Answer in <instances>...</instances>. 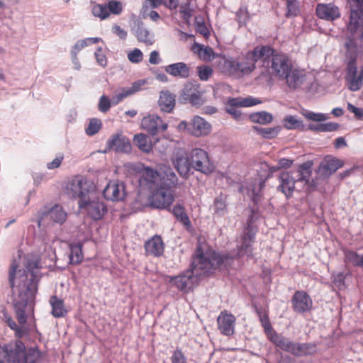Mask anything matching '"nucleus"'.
<instances>
[{
	"label": "nucleus",
	"instance_id": "nucleus-1",
	"mask_svg": "<svg viewBox=\"0 0 363 363\" xmlns=\"http://www.w3.org/2000/svg\"><path fill=\"white\" fill-rule=\"evenodd\" d=\"M16 260L11 264L9 281L13 289V305L20 325L27 321V315L33 306V301L41 279L40 263L38 257L28 255L25 259L24 267L17 270Z\"/></svg>",
	"mask_w": 363,
	"mask_h": 363
},
{
	"label": "nucleus",
	"instance_id": "nucleus-2",
	"mask_svg": "<svg viewBox=\"0 0 363 363\" xmlns=\"http://www.w3.org/2000/svg\"><path fill=\"white\" fill-rule=\"evenodd\" d=\"M231 262L232 258L229 256L220 255L215 251L204 252L201 247H198L190 269L177 276H169L168 281L171 286L186 293L199 282L201 276L211 274L217 267H225Z\"/></svg>",
	"mask_w": 363,
	"mask_h": 363
},
{
	"label": "nucleus",
	"instance_id": "nucleus-3",
	"mask_svg": "<svg viewBox=\"0 0 363 363\" xmlns=\"http://www.w3.org/2000/svg\"><path fill=\"white\" fill-rule=\"evenodd\" d=\"M66 193L78 199L79 208L94 220H99L107 213V208L99 197V193L91 181L83 176H77L66 185Z\"/></svg>",
	"mask_w": 363,
	"mask_h": 363
},
{
	"label": "nucleus",
	"instance_id": "nucleus-4",
	"mask_svg": "<svg viewBox=\"0 0 363 363\" xmlns=\"http://www.w3.org/2000/svg\"><path fill=\"white\" fill-rule=\"evenodd\" d=\"M312 165V162L307 161L300 164L296 169L281 172L279 177L278 190L281 191L286 198H289L296 189L298 191L303 189H313L315 186L312 183H309Z\"/></svg>",
	"mask_w": 363,
	"mask_h": 363
},
{
	"label": "nucleus",
	"instance_id": "nucleus-5",
	"mask_svg": "<svg viewBox=\"0 0 363 363\" xmlns=\"http://www.w3.org/2000/svg\"><path fill=\"white\" fill-rule=\"evenodd\" d=\"M40 357L37 348L26 350L21 340L0 345V363H36Z\"/></svg>",
	"mask_w": 363,
	"mask_h": 363
},
{
	"label": "nucleus",
	"instance_id": "nucleus-6",
	"mask_svg": "<svg viewBox=\"0 0 363 363\" xmlns=\"http://www.w3.org/2000/svg\"><path fill=\"white\" fill-rule=\"evenodd\" d=\"M362 11L354 10L351 13L350 21L347 25V30L350 35L347 38V40L345 43L346 48V57L347 62L356 63L358 47L355 42L356 40H363V24L362 21Z\"/></svg>",
	"mask_w": 363,
	"mask_h": 363
},
{
	"label": "nucleus",
	"instance_id": "nucleus-7",
	"mask_svg": "<svg viewBox=\"0 0 363 363\" xmlns=\"http://www.w3.org/2000/svg\"><path fill=\"white\" fill-rule=\"evenodd\" d=\"M67 214L58 204L52 206H44L37 213V223L39 228L51 223L62 225L67 220Z\"/></svg>",
	"mask_w": 363,
	"mask_h": 363
},
{
	"label": "nucleus",
	"instance_id": "nucleus-8",
	"mask_svg": "<svg viewBox=\"0 0 363 363\" xmlns=\"http://www.w3.org/2000/svg\"><path fill=\"white\" fill-rule=\"evenodd\" d=\"M192 169L204 174H210L215 171L213 162L208 153L201 148H194L190 152Z\"/></svg>",
	"mask_w": 363,
	"mask_h": 363
},
{
	"label": "nucleus",
	"instance_id": "nucleus-9",
	"mask_svg": "<svg viewBox=\"0 0 363 363\" xmlns=\"http://www.w3.org/2000/svg\"><path fill=\"white\" fill-rule=\"evenodd\" d=\"M269 65L266 69L267 72L279 79L282 77H285L288 71H291L293 67L288 55L278 51L275 52Z\"/></svg>",
	"mask_w": 363,
	"mask_h": 363
},
{
	"label": "nucleus",
	"instance_id": "nucleus-10",
	"mask_svg": "<svg viewBox=\"0 0 363 363\" xmlns=\"http://www.w3.org/2000/svg\"><path fill=\"white\" fill-rule=\"evenodd\" d=\"M255 231L245 232L242 238V244L240 247H238L237 252H231L219 253L220 255H227L232 258V262L225 267H217V269H228L229 267H231L233 263L234 262L235 259H238L239 257H243L244 255H247V257L252 256V244L255 242ZM218 254V252H217Z\"/></svg>",
	"mask_w": 363,
	"mask_h": 363
},
{
	"label": "nucleus",
	"instance_id": "nucleus-11",
	"mask_svg": "<svg viewBox=\"0 0 363 363\" xmlns=\"http://www.w3.org/2000/svg\"><path fill=\"white\" fill-rule=\"evenodd\" d=\"M150 191L151 194L149 196L148 200L150 206L152 207L161 209L167 208L174 200L171 190L167 188L159 186Z\"/></svg>",
	"mask_w": 363,
	"mask_h": 363
},
{
	"label": "nucleus",
	"instance_id": "nucleus-12",
	"mask_svg": "<svg viewBox=\"0 0 363 363\" xmlns=\"http://www.w3.org/2000/svg\"><path fill=\"white\" fill-rule=\"evenodd\" d=\"M172 161L173 165L180 177L187 179L192 169L190 154L188 155L186 151L179 149L174 152Z\"/></svg>",
	"mask_w": 363,
	"mask_h": 363
},
{
	"label": "nucleus",
	"instance_id": "nucleus-13",
	"mask_svg": "<svg viewBox=\"0 0 363 363\" xmlns=\"http://www.w3.org/2000/svg\"><path fill=\"white\" fill-rule=\"evenodd\" d=\"M276 51L269 45H259L248 51V56L252 58L255 65L259 63L261 67L267 69Z\"/></svg>",
	"mask_w": 363,
	"mask_h": 363
},
{
	"label": "nucleus",
	"instance_id": "nucleus-14",
	"mask_svg": "<svg viewBox=\"0 0 363 363\" xmlns=\"http://www.w3.org/2000/svg\"><path fill=\"white\" fill-rule=\"evenodd\" d=\"M185 103L192 106H201L204 103L202 92L199 90V85L193 82H186L182 89L181 99Z\"/></svg>",
	"mask_w": 363,
	"mask_h": 363
},
{
	"label": "nucleus",
	"instance_id": "nucleus-15",
	"mask_svg": "<svg viewBox=\"0 0 363 363\" xmlns=\"http://www.w3.org/2000/svg\"><path fill=\"white\" fill-rule=\"evenodd\" d=\"M345 79L351 91L359 90L363 84V67L358 72L356 63L347 62Z\"/></svg>",
	"mask_w": 363,
	"mask_h": 363
},
{
	"label": "nucleus",
	"instance_id": "nucleus-16",
	"mask_svg": "<svg viewBox=\"0 0 363 363\" xmlns=\"http://www.w3.org/2000/svg\"><path fill=\"white\" fill-rule=\"evenodd\" d=\"M293 310L298 313H304L311 310L313 301L304 291H296L291 298Z\"/></svg>",
	"mask_w": 363,
	"mask_h": 363
},
{
	"label": "nucleus",
	"instance_id": "nucleus-17",
	"mask_svg": "<svg viewBox=\"0 0 363 363\" xmlns=\"http://www.w3.org/2000/svg\"><path fill=\"white\" fill-rule=\"evenodd\" d=\"M141 126L149 134L155 135L165 130L168 125L163 122L162 118L157 115H149L141 121Z\"/></svg>",
	"mask_w": 363,
	"mask_h": 363
},
{
	"label": "nucleus",
	"instance_id": "nucleus-18",
	"mask_svg": "<svg viewBox=\"0 0 363 363\" xmlns=\"http://www.w3.org/2000/svg\"><path fill=\"white\" fill-rule=\"evenodd\" d=\"M106 200L111 201H123L125 196V185L118 181H111L103 191Z\"/></svg>",
	"mask_w": 363,
	"mask_h": 363
},
{
	"label": "nucleus",
	"instance_id": "nucleus-19",
	"mask_svg": "<svg viewBox=\"0 0 363 363\" xmlns=\"http://www.w3.org/2000/svg\"><path fill=\"white\" fill-rule=\"evenodd\" d=\"M160 172L150 167H145L139 179L141 188H146L150 191L154 190L160 186Z\"/></svg>",
	"mask_w": 363,
	"mask_h": 363
},
{
	"label": "nucleus",
	"instance_id": "nucleus-20",
	"mask_svg": "<svg viewBox=\"0 0 363 363\" xmlns=\"http://www.w3.org/2000/svg\"><path fill=\"white\" fill-rule=\"evenodd\" d=\"M315 14L320 19L328 21H333L340 17L339 8L333 3L318 4Z\"/></svg>",
	"mask_w": 363,
	"mask_h": 363
},
{
	"label": "nucleus",
	"instance_id": "nucleus-21",
	"mask_svg": "<svg viewBox=\"0 0 363 363\" xmlns=\"http://www.w3.org/2000/svg\"><path fill=\"white\" fill-rule=\"evenodd\" d=\"M106 149L108 150H113L117 152L128 153L131 150V144L127 137L121 134H117L107 140Z\"/></svg>",
	"mask_w": 363,
	"mask_h": 363
},
{
	"label": "nucleus",
	"instance_id": "nucleus-22",
	"mask_svg": "<svg viewBox=\"0 0 363 363\" xmlns=\"http://www.w3.org/2000/svg\"><path fill=\"white\" fill-rule=\"evenodd\" d=\"M189 134L196 137H203L211 131V125L204 118L195 116L190 122Z\"/></svg>",
	"mask_w": 363,
	"mask_h": 363
},
{
	"label": "nucleus",
	"instance_id": "nucleus-23",
	"mask_svg": "<svg viewBox=\"0 0 363 363\" xmlns=\"http://www.w3.org/2000/svg\"><path fill=\"white\" fill-rule=\"evenodd\" d=\"M235 317L226 311H222L217 318L218 328L220 332L226 336L234 333Z\"/></svg>",
	"mask_w": 363,
	"mask_h": 363
},
{
	"label": "nucleus",
	"instance_id": "nucleus-24",
	"mask_svg": "<svg viewBox=\"0 0 363 363\" xmlns=\"http://www.w3.org/2000/svg\"><path fill=\"white\" fill-rule=\"evenodd\" d=\"M144 247L147 255L158 257L164 253V244L160 235H155L145 242Z\"/></svg>",
	"mask_w": 363,
	"mask_h": 363
},
{
	"label": "nucleus",
	"instance_id": "nucleus-25",
	"mask_svg": "<svg viewBox=\"0 0 363 363\" xmlns=\"http://www.w3.org/2000/svg\"><path fill=\"white\" fill-rule=\"evenodd\" d=\"M343 164L342 160L332 156H326L320 164L319 170L323 176L329 177Z\"/></svg>",
	"mask_w": 363,
	"mask_h": 363
},
{
	"label": "nucleus",
	"instance_id": "nucleus-26",
	"mask_svg": "<svg viewBox=\"0 0 363 363\" xmlns=\"http://www.w3.org/2000/svg\"><path fill=\"white\" fill-rule=\"evenodd\" d=\"M160 186L167 189L178 185V177L174 170L169 167H164L160 172Z\"/></svg>",
	"mask_w": 363,
	"mask_h": 363
},
{
	"label": "nucleus",
	"instance_id": "nucleus-27",
	"mask_svg": "<svg viewBox=\"0 0 363 363\" xmlns=\"http://www.w3.org/2000/svg\"><path fill=\"white\" fill-rule=\"evenodd\" d=\"M146 84L145 80L140 79L134 82L130 86L123 87L121 91L116 94L112 99L113 104H118L125 98L130 96L142 89V86Z\"/></svg>",
	"mask_w": 363,
	"mask_h": 363
},
{
	"label": "nucleus",
	"instance_id": "nucleus-28",
	"mask_svg": "<svg viewBox=\"0 0 363 363\" xmlns=\"http://www.w3.org/2000/svg\"><path fill=\"white\" fill-rule=\"evenodd\" d=\"M306 74L303 71L291 67V71H288L285 77L281 79L286 80L287 86L291 89L298 88L304 82Z\"/></svg>",
	"mask_w": 363,
	"mask_h": 363
},
{
	"label": "nucleus",
	"instance_id": "nucleus-29",
	"mask_svg": "<svg viewBox=\"0 0 363 363\" xmlns=\"http://www.w3.org/2000/svg\"><path fill=\"white\" fill-rule=\"evenodd\" d=\"M269 339L274 345L281 350L291 353L294 355L296 342L291 340L277 332L272 333Z\"/></svg>",
	"mask_w": 363,
	"mask_h": 363
},
{
	"label": "nucleus",
	"instance_id": "nucleus-30",
	"mask_svg": "<svg viewBox=\"0 0 363 363\" xmlns=\"http://www.w3.org/2000/svg\"><path fill=\"white\" fill-rule=\"evenodd\" d=\"M131 30L138 41L143 42L147 45L153 44L154 36L150 33L142 21H135L134 22V26L132 27Z\"/></svg>",
	"mask_w": 363,
	"mask_h": 363
},
{
	"label": "nucleus",
	"instance_id": "nucleus-31",
	"mask_svg": "<svg viewBox=\"0 0 363 363\" xmlns=\"http://www.w3.org/2000/svg\"><path fill=\"white\" fill-rule=\"evenodd\" d=\"M175 94L168 90H162L160 93L158 106L163 112L171 113L175 106Z\"/></svg>",
	"mask_w": 363,
	"mask_h": 363
},
{
	"label": "nucleus",
	"instance_id": "nucleus-32",
	"mask_svg": "<svg viewBox=\"0 0 363 363\" xmlns=\"http://www.w3.org/2000/svg\"><path fill=\"white\" fill-rule=\"evenodd\" d=\"M167 73L175 77L187 78L190 75V68L184 62H176L164 67Z\"/></svg>",
	"mask_w": 363,
	"mask_h": 363
},
{
	"label": "nucleus",
	"instance_id": "nucleus-33",
	"mask_svg": "<svg viewBox=\"0 0 363 363\" xmlns=\"http://www.w3.org/2000/svg\"><path fill=\"white\" fill-rule=\"evenodd\" d=\"M255 311L257 313L259 320L261 323L262 326L264 328V332L267 334L268 338L272 334V333H275L273 330V328L271 325L269 315L266 311L262 307L255 306Z\"/></svg>",
	"mask_w": 363,
	"mask_h": 363
},
{
	"label": "nucleus",
	"instance_id": "nucleus-34",
	"mask_svg": "<svg viewBox=\"0 0 363 363\" xmlns=\"http://www.w3.org/2000/svg\"><path fill=\"white\" fill-rule=\"evenodd\" d=\"M316 351L317 346L315 343L296 342L294 355L296 357L309 356L315 354Z\"/></svg>",
	"mask_w": 363,
	"mask_h": 363
},
{
	"label": "nucleus",
	"instance_id": "nucleus-35",
	"mask_svg": "<svg viewBox=\"0 0 363 363\" xmlns=\"http://www.w3.org/2000/svg\"><path fill=\"white\" fill-rule=\"evenodd\" d=\"M340 124L335 122H328L325 123L318 124H309L307 127V130H311L315 133L320 132H333L339 129Z\"/></svg>",
	"mask_w": 363,
	"mask_h": 363
},
{
	"label": "nucleus",
	"instance_id": "nucleus-36",
	"mask_svg": "<svg viewBox=\"0 0 363 363\" xmlns=\"http://www.w3.org/2000/svg\"><path fill=\"white\" fill-rule=\"evenodd\" d=\"M70 254L69 255V262L72 264H78L83 260L82 244L77 242L69 245Z\"/></svg>",
	"mask_w": 363,
	"mask_h": 363
},
{
	"label": "nucleus",
	"instance_id": "nucleus-37",
	"mask_svg": "<svg viewBox=\"0 0 363 363\" xmlns=\"http://www.w3.org/2000/svg\"><path fill=\"white\" fill-rule=\"evenodd\" d=\"M344 255L345 262L347 264L357 267H363V253L359 254L355 251L347 250L344 252Z\"/></svg>",
	"mask_w": 363,
	"mask_h": 363
},
{
	"label": "nucleus",
	"instance_id": "nucleus-38",
	"mask_svg": "<svg viewBox=\"0 0 363 363\" xmlns=\"http://www.w3.org/2000/svg\"><path fill=\"white\" fill-rule=\"evenodd\" d=\"M238 69L239 70V74H249L256 67L252 58L249 57L248 52L241 61H238Z\"/></svg>",
	"mask_w": 363,
	"mask_h": 363
},
{
	"label": "nucleus",
	"instance_id": "nucleus-39",
	"mask_svg": "<svg viewBox=\"0 0 363 363\" xmlns=\"http://www.w3.org/2000/svg\"><path fill=\"white\" fill-rule=\"evenodd\" d=\"M50 303L52 306V315L54 317H63L67 313V311L64 308L63 301L57 298V296H52Z\"/></svg>",
	"mask_w": 363,
	"mask_h": 363
},
{
	"label": "nucleus",
	"instance_id": "nucleus-40",
	"mask_svg": "<svg viewBox=\"0 0 363 363\" xmlns=\"http://www.w3.org/2000/svg\"><path fill=\"white\" fill-rule=\"evenodd\" d=\"M133 143L143 152L149 153L152 149V144L148 142L147 137L145 134L135 135Z\"/></svg>",
	"mask_w": 363,
	"mask_h": 363
},
{
	"label": "nucleus",
	"instance_id": "nucleus-41",
	"mask_svg": "<svg viewBox=\"0 0 363 363\" xmlns=\"http://www.w3.org/2000/svg\"><path fill=\"white\" fill-rule=\"evenodd\" d=\"M249 118L252 123L266 125L272 121L273 116L267 111H259L250 114Z\"/></svg>",
	"mask_w": 363,
	"mask_h": 363
},
{
	"label": "nucleus",
	"instance_id": "nucleus-42",
	"mask_svg": "<svg viewBox=\"0 0 363 363\" xmlns=\"http://www.w3.org/2000/svg\"><path fill=\"white\" fill-rule=\"evenodd\" d=\"M212 210L218 216H223L227 213V204L225 196L220 195L214 199Z\"/></svg>",
	"mask_w": 363,
	"mask_h": 363
},
{
	"label": "nucleus",
	"instance_id": "nucleus-43",
	"mask_svg": "<svg viewBox=\"0 0 363 363\" xmlns=\"http://www.w3.org/2000/svg\"><path fill=\"white\" fill-rule=\"evenodd\" d=\"M284 126L289 130L298 129L306 130V126L303 121L298 120L296 116H286L284 119ZM307 130V128H306Z\"/></svg>",
	"mask_w": 363,
	"mask_h": 363
},
{
	"label": "nucleus",
	"instance_id": "nucleus-44",
	"mask_svg": "<svg viewBox=\"0 0 363 363\" xmlns=\"http://www.w3.org/2000/svg\"><path fill=\"white\" fill-rule=\"evenodd\" d=\"M172 213L179 222L183 223L184 225L186 227L191 226V221L189 216L186 213L183 206L177 204L174 206L172 209Z\"/></svg>",
	"mask_w": 363,
	"mask_h": 363
},
{
	"label": "nucleus",
	"instance_id": "nucleus-45",
	"mask_svg": "<svg viewBox=\"0 0 363 363\" xmlns=\"http://www.w3.org/2000/svg\"><path fill=\"white\" fill-rule=\"evenodd\" d=\"M253 129L262 137L266 139H272L277 136L281 128L279 126L273 128H261L254 126Z\"/></svg>",
	"mask_w": 363,
	"mask_h": 363
},
{
	"label": "nucleus",
	"instance_id": "nucleus-46",
	"mask_svg": "<svg viewBox=\"0 0 363 363\" xmlns=\"http://www.w3.org/2000/svg\"><path fill=\"white\" fill-rule=\"evenodd\" d=\"M301 113L307 120L314 122H323L330 118L328 113H315L308 110H304Z\"/></svg>",
	"mask_w": 363,
	"mask_h": 363
},
{
	"label": "nucleus",
	"instance_id": "nucleus-47",
	"mask_svg": "<svg viewBox=\"0 0 363 363\" xmlns=\"http://www.w3.org/2000/svg\"><path fill=\"white\" fill-rule=\"evenodd\" d=\"M287 18L298 16L300 13L299 2L297 0H286Z\"/></svg>",
	"mask_w": 363,
	"mask_h": 363
},
{
	"label": "nucleus",
	"instance_id": "nucleus-48",
	"mask_svg": "<svg viewBox=\"0 0 363 363\" xmlns=\"http://www.w3.org/2000/svg\"><path fill=\"white\" fill-rule=\"evenodd\" d=\"M238 66L237 60L233 58L225 59L223 63V70L231 75H240Z\"/></svg>",
	"mask_w": 363,
	"mask_h": 363
},
{
	"label": "nucleus",
	"instance_id": "nucleus-49",
	"mask_svg": "<svg viewBox=\"0 0 363 363\" xmlns=\"http://www.w3.org/2000/svg\"><path fill=\"white\" fill-rule=\"evenodd\" d=\"M237 21L240 26H245L250 21V16L246 6H242L236 12Z\"/></svg>",
	"mask_w": 363,
	"mask_h": 363
},
{
	"label": "nucleus",
	"instance_id": "nucleus-50",
	"mask_svg": "<svg viewBox=\"0 0 363 363\" xmlns=\"http://www.w3.org/2000/svg\"><path fill=\"white\" fill-rule=\"evenodd\" d=\"M92 13L94 16L101 19H105L109 16V11L107 6L104 4H96L92 7Z\"/></svg>",
	"mask_w": 363,
	"mask_h": 363
},
{
	"label": "nucleus",
	"instance_id": "nucleus-51",
	"mask_svg": "<svg viewBox=\"0 0 363 363\" xmlns=\"http://www.w3.org/2000/svg\"><path fill=\"white\" fill-rule=\"evenodd\" d=\"M190 1H188L180 6V13L182 14V19L187 25L190 24V20L192 16V9L190 8Z\"/></svg>",
	"mask_w": 363,
	"mask_h": 363
},
{
	"label": "nucleus",
	"instance_id": "nucleus-52",
	"mask_svg": "<svg viewBox=\"0 0 363 363\" xmlns=\"http://www.w3.org/2000/svg\"><path fill=\"white\" fill-rule=\"evenodd\" d=\"M101 127V122L99 119L94 118L89 121L88 127L86 128V133L88 135H94L97 133Z\"/></svg>",
	"mask_w": 363,
	"mask_h": 363
},
{
	"label": "nucleus",
	"instance_id": "nucleus-53",
	"mask_svg": "<svg viewBox=\"0 0 363 363\" xmlns=\"http://www.w3.org/2000/svg\"><path fill=\"white\" fill-rule=\"evenodd\" d=\"M128 59L132 63H139L143 60V54L138 48H135L128 53Z\"/></svg>",
	"mask_w": 363,
	"mask_h": 363
},
{
	"label": "nucleus",
	"instance_id": "nucleus-54",
	"mask_svg": "<svg viewBox=\"0 0 363 363\" xmlns=\"http://www.w3.org/2000/svg\"><path fill=\"white\" fill-rule=\"evenodd\" d=\"M196 48H199L200 50H202V52L200 56L203 60H210L211 57L213 55V50L210 47H204L203 45H201L200 44L194 43L192 50H195Z\"/></svg>",
	"mask_w": 363,
	"mask_h": 363
},
{
	"label": "nucleus",
	"instance_id": "nucleus-55",
	"mask_svg": "<svg viewBox=\"0 0 363 363\" xmlns=\"http://www.w3.org/2000/svg\"><path fill=\"white\" fill-rule=\"evenodd\" d=\"M107 9L109 11V13H112L115 15L120 14L123 10L121 3L116 0L109 1L108 3Z\"/></svg>",
	"mask_w": 363,
	"mask_h": 363
},
{
	"label": "nucleus",
	"instance_id": "nucleus-56",
	"mask_svg": "<svg viewBox=\"0 0 363 363\" xmlns=\"http://www.w3.org/2000/svg\"><path fill=\"white\" fill-rule=\"evenodd\" d=\"M195 28L197 33L203 35L205 38H208L210 35L209 30L207 28L204 21L201 20L199 21L198 17H196Z\"/></svg>",
	"mask_w": 363,
	"mask_h": 363
},
{
	"label": "nucleus",
	"instance_id": "nucleus-57",
	"mask_svg": "<svg viewBox=\"0 0 363 363\" xmlns=\"http://www.w3.org/2000/svg\"><path fill=\"white\" fill-rule=\"evenodd\" d=\"M198 75L201 80L206 81L213 73V69L208 66L198 67Z\"/></svg>",
	"mask_w": 363,
	"mask_h": 363
},
{
	"label": "nucleus",
	"instance_id": "nucleus-58",
	"mask_svg": "<svg viewBox=\"0 0 363 363\" xmlns=\"http://www.w3.org/2000/svg\"><path fill=\"white\" fill-rule=\"evenodd\" d=\"M172 363H187V359L182 352V351L177 348L176 349L171 357Z\"/></svg>",
	"mask_w": 363,
	"mask_h": 363
},
{
	"label": "nucleus",
	"instance_id": "nucleus-59",
	"mask_svg": "<svg viewBox=\"0 0 363 363\" xmlns=\"http://www.w3.org/2000/svg\"><path fill=\"white\" fill-rule=\"evenodd\" d=\"M111 106L110 99L105 95L101 96L98 105L99 110L102 113H106L110 109Z\"/></svg>",
	"mask_w": 363,
	"mask_h": 363
},
{
	"label": "nucleus",
	"instance_id": "nucleus-60",
	"mask_svg": "<svg viewBox=\"0 0 363 363\" xmlns=\"http://www.w3.org/2000/svg\"><path fill=\"white\" fill-rule=\"evenodd\" d=\"M95 57L98 64L102 67H106L107 65V59L104 54L102 48H99L95 52Z\"/></svg>",
	"mask_w": 363,
	"mask_h": 363
},
{
	"label": "nucleus",
	"instance_id": "nucleus-61",
	"mask_svg": "<svg viewBox=\"0 0 363 363\" xmlns=\"http://www.w3.org/2000/svg\"><path fill=\"white\" fill-rule=\"evenodd\" d=\"M347 109L354 114L358 120H363V108L354 106L350 103L347 104Z\"/></svg>",
	"mask_w": 363,
	"mask_h": 363
},
{
	"label": "nucleus",
	"instance_id": "nucleus-62",
	"mask_svg": "<svg viewBox=\"0 0 363 363\" xmlns=\"http://www.w3.org/2000/svg\"><path fill=\"white\" fill-rule=\"evenodd\" d=\"M112 31L122 40H125L127 38V32L118 25H114L113 26Z\"/></svg>",
	"mask_w": 363,
	"mask_h": 363
},
{
	"label": "nucleus",
	"instance_id": "nucleus-63",
	"mask_svg": "<svg viewBox=\"0 0 363 363\" xmlns=\"http://www.w3.org/2000/svg\"><path fill=\"white\" fill-rule=\"evenodd\" d=\"M63 158L64 157L62 155L57 156L52 162H48L47 164V167L49 169H53L59 167L63 160Z\"/></svg>",
	"mask_w": 363,
	"mask_h": 363
},
{
	"label": "nucleus",
	"instance_id": "nucleus-64",
	"mask_svg": "<svg viewBox=\"0 0 363 363\" xmlns=\"http://www.w3.org/2000/svg\"><path fill=\"white\" fill-rule=\"evenodd\" d=\"M261 103V101L258 99L253 98L251 96L243 98L242 104L244 107H250Z\"/></svg>",
	"mask_w": 363,
	"mask_h": 363
}]
</instances>
